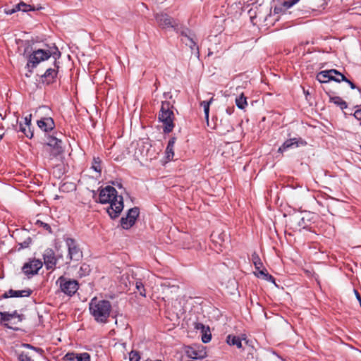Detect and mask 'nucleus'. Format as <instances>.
I'll use <instances>...</instances> for the list:
<instances>
[{
	"label": "nucleus",
	"mask_w": 361,
	"mask_h": 361,
	"mask_svg": "<svg viewBox=\"0 0 361 361\" xmlns=\"http://www.w3.org/2000/svg\"><path fill=\"white\" fill-rule=\"evenodd\" d=\"M185 324L188 329H192L200 331L202 343H208L211 341L212 333L209 326L198 322L196 316L194 315L193 318L190 317L185 320Z\"/></svg>",
	"instance_id": "nucleus-5"
},
{
	"label": "nucleus",
	"mask_w": 361,
	"mask_h": 361,
	"mask_svg": "<svg viewBox=\"0 0 361 361\" xmlns=\"http://www.w3.org/2000/svg\"><path fill=\"white\" fill-rule=\"evenodd\" d=\"M51 56L54 60H57L61 57V52L56 47L51 49H39L35 50L28 56L27 67L28 68H34L40 62L47 60Z\"/></svg>",
	"instance_id": "nucleus-3"
},
{
	"label": "nucleus",
	"mask_w": 361,
	"mask_h": 361,
	"mask_svg": "<svg viewBox=\"0 0 361 361\" xmlns=\"http://www.w3.org/2000/svg\"><path fill=\"white\" fill-rule=\"evenodd\" d=\"M155 18L158 25L162 28L173 27L174 20L166 13H157Z\"/></svg>",
	"instance_id": "nucleus-16"
},
{
	"label": "nucleus",
	"mask_w": 361,
	"mask_h": 361,
	"mask_svg": "<svg viewBox=\"0 0 361 361\" xmlns=\"http://www.w3.org/2000/svg\"><path fill=\"white\" fill-rule=\"evenodd\" d=\"M1 324L6 327L11 329H18L17 325L22 321V316L16 312L9 314L7 312H0Z\"/></svg>",
	"instance_id": "nucleus-10"
},
{
	"label": "nucleus",
	"mask_w": 361,
	"mask_h": 361,
	"mask_svg": "<svg viewBox=\"0 0 361 361\" xmlns=\"http://www.w3.org/2000/svg\"><path fill=\"white\" fill-rule=\"evenodd\" d=\"M335 78H340V75H334Z\"/></svg>",
	"instance_id": "nucleus-59"
},
{
	"label": "nucleus",
	"mask_w": 361,
	"mask_h": 361,
	"mask_svg": "<svg viewBox=\"0 0 361 361\" xmlns=\"http://www.w3.org/2000/svg\"><path fill=\"white\" fill-rule=\"evenodd\" d=\"M18 8L20 9V11H23V12H27V11H35V8L33 6H32L30 4H27L23 1L20 2L18 4Z\"/></svg>",
	"instance_id": "nucleus-33"
},
{
	"label": "nucleus",
	"mask_w": 361,
	"mask_h": 361,
	"mask_svg": "<svg viewBox=\"0 0 361 361\" xmlns=\"http://www.w3.org/2000/svg\"><path fill=\"white\" fill-rule=\"evenodd\" d=\"M211 240L215 244L221 245L223 242L225 240V238L226 235L224 232L214 231L211 234Z\"/></svg>",
	"instance_id": "nucleus-24"
},
{
	"label": "nucleus",
	"mask_w": 361,
	"mask_h": 361,
	"mask_svg": "<svg viewBox=\"0 0 361 361\" xmlns=\"http://www.w3.org/2000/svg\"><path fill=\"white\" fill-rule=\"evenodd\" d=\"M173 113L170 109L169 102H162L161 109L159 113V120L164 124V130L165 133H170L173 128Z\"/></svg>",
	"instance_id": "nucleus-6"
},
{
	"label": "nucleus",
	"mask_w": 361,
	"mask_h": 361,
	"mask_svg": "<svg viewBox=\"0 0 361 361\" xmlns=\"http://www.w3.org/2000/svg\"><path fill=\"white\" fill-rule=\"evenodd\" d=\"M354 292H355V294L356 298H357V300L359 301L360 305V306H361V296H360V293L357 292V290H354Z\"/></svg>",
	"instance_id": "nucleus-46"
},
{
	"label": "nucleus",
	"mask_w": 361,
	"mask_h": 361,
	"mask_svg": "<svg viewBox=\"0 0 361 361\" xmlns=\"http://www.w3.org/2000/svg\"><path fill=\"white\" fill-rule=\"evenodd\" d=\"M204 112L205 118H206L207 121H208V119H209V115H210V114H209V103H207V106L204 107Z\"/></svg>",
	"instance_id": "nucleus-43"
},
{
	"label": "nucleus",
	"mask_w": 361,
	"mask_h": 361,
	"mask_svg": "<svg viewBox=\"0 0 361 361\" xmlns=\"http://www.w3.org/2000/svg\"><path fill=\"white\" fill-rule=\"evenodd\" d=\"M32 293V290L30 288L21 290H9L4 294V298H11V297H29Z\"/></svg>",
	"instance_id": "nucleus-19"
},
{
	"label": "nucleus",
	"mask_w": 361,
	"mask_h": 361,
	"mask_svg": "<svg viewBox=\"0 0 361 361\" xmlns=\"http://www.w3.org/2000/svg\"><path fill=\"white\" fill-rule=\"evenodd\" d=\"M174 143H175L174 138L170 140L168 143V145H167V147L166 149L168 158L170 157L171 154V157H173V156L174 154V152H173Z\"/></svg>",
	"instance_id": "nucleus-32"
},
{
	"label": "nucleus",
	"mask_w": 361,
	"mask_h": 361,
	"mask_svg": "<svg viewBox=\"0 0 361 361\" xmlns=\"http://www.w3.org/2000/svg\"><path fill=\"white\" fill-rule=\"evenodd\" d=\"M317 80L321 83H327L331 80L339 82V79L334 75H330L326 71H322L317 75Z\"/></svg>",
	"instance_id": "nucleus-22"
},
{
	"label": "nucleus",
	"mask_w": 361,
	"mask_h": 361,
	"mask_svg": "<svg viewBox=\"0 0 361 361\" xmlns=\"http://www.w3.org/2000/svg\"><path fill=\"white\" fill-rule=\"evenodd\" d=\"M233 130H234L233 127L230 123H228L226 125V128L224 129V133L233 131Z\"/></svg>",
	"instance_id": "nucleus-45"
},
{
	"label": "nucleus",
	"mask_w": 361,
	"mask_h": 361,
	"mask_svg": "<svg viewBox=\"0 0 361 361\" xmlns=\"http://www.w3.org/2000/svg\"><path fill=\"white\" fill-rule=\"evenodd\" d=\"M31 118H32L31 114H30L29 116H27L25 118V125H26L27 126V128H29V127H30Z\"/></svg>",
	"instance_id": "nucleus-44"
},
{
	"label": "nucleus",
	"mask_w": 361,
	"mask_h": 361,
	"mask_svg": "<svg viewBox=\"0 0 361 361\" xmlns=\"http://www.w3.org/2000/svg\"><path fill=\"white\" fill-rule=\"evenodd\" d=\"M129 357L130 361H140V356L137 351H131L130 353Z\"/></svg>",
	"instance_id": "nucleus-38"
},
{
	"label": "nucleus",
	"mask_w": 361,
	"mask_h": 361,
	"mask_svg": "<svg viewBox=\"0 0 361 361\" xmlns=\"http://www.w3.org/2000/svg\"><path fill=\"white\" fill-rule=\"evenodd\" d=\"M37 126L42 130L49 132L54 128L55 124L51 117H45L37 121Z\"/></svg>",
	"instance_id": "nucleus-17"
},
{
	"label": "nucleus",
	"mask_w": 361,
	"mask_h": 361,
	"mask_svg": "<svg viewBox=\"0 0 361 361\" xmlns=\"http://www.w3.org/2000/svg\"><path fill=\"white\" fill-rule=\"evenodd\" d=\"M255 275L258 278H262L267 281H269V282H271V283L276 284L274 277L273 276H271V274H269L267 272L266 269H262L259 270L258 272L255 274Z\"/></svg>",
	"instance_id": "nucleus-25"
},
{
	"label": "nucleus",
	"mask_w": 361,
	"mask_h": 361,
	"mask_svg": "<svg viewBox=\"0 0 361 361\" xmlns=\"http://www.w3.org/2000/svg\"><path fill=\"white\" fill-rule=\"evenodd\" d=\"M5 12H6V14H8V15H11V14L16 13L15 12V9H13V8H11V9H6Z\"/></svg>",
	"instance_id": "nucleus-49"
},
{
	"label": "nucleus",
	"mask_w": 361,
	"mask_h": 361,
	"mask_svg": "<svg viewBox=\"0 0 361 361\" xmlns=\"http://www.w3.org/2000/svg\"><path fill=\"white\" fill-rule=\"evenodd\" d=\"M338 79H339V82H341L342 81L347 82L350 85L351 89L354 90V89L357 88L356 85L352 81L348 80L345 76H342V78H338Z\"/></svg>",
	"instance_id": "nucleus-40"
},
{
	"label": "nucleus",
	"mask_w": 361,
	"mask_h": 361,
	"mask_svg": "<svg viewBox=\"0 0 361 361\" xmlns=\"http://www.w3.org/2000/svg\"><path fill=\"white\" fill-rule=\"evenodd\" d=\"M140 210L137 207H133L128 210L127 216L122 217L121 219V224L124 229H128L132 227L138 217Z\"/></svg>",
	"instance_id": "nucleus-12"
},
{
	"label": "nucleus",
	"mask_w": 361,
	"mask_h": 361,
	"mask_svg": "<svg viewBox=\"0 0 361 361\" xmlns=\"http://www.w3.org/2000/svg\"><path fill=\"white\" fill-rule=\"evenodd\" d=\"M226 341L228 345H235L239 349L243 347L241 339L237 336L229 334L226 336Z\"/></svg>",
	"instance_id": "nucleus-23"
},
{
	"label": "nucleus",
	"mask_w": 361,
	"mask_h": 361,
	"mask_svg": "<svg viewBox=\"0 0 361 361\" xmlns=\"http://www.w3.org/2000/svg\"><path fill=\"white\" fill-rule=\"evenodd\" d=\"M62 143L61 139L49 136L46 145L44 146V150L49 153L50 158L56 157L63 152Z\"/></svg>",
	"instance_id": "nucleus-7"
},
{
	"label": "nucleus",
	"mask_w": 361,
	"mask_h": 361,
	"mask_svg": "<svg viewBox=\"0 0 361 361\" xmlns=\"http://www.w3.org/2000/svg\"><path fill=\"white\" fill-rule=\"evenodd\" d=\"M181 326H182V329H184V328H185V326H184V324H183V323H182Z\"/></svg>",
	"instance_id": "nucleus-55"
},
{
	"label": "nucleus",
	"mask_w": 361,
	"mask_h": 361,
	"mask_svg": "<svg viewBox=\"0 0 361 361\" xmlns=\"http://www.w3.org/2000/svg\"><path fill=\"white\" fill-rule=\"evenodd\" d=\"M20 131L23 133L27 137H32L33 136V133L30 130V127L27 128V126L26 125H23L22 123L20 124Z\"/></svg>",
	"instance_id": "nucleus-31"
},
{
	"label": "nucleus",
	"mask_w": 361,
	"mask_h": 361,
	"mask_svg": "<svg viewBox=\"0 0 361 361\" xmlns=\"http://www.w3.org/2000/svg\"><path fill=\"white\" fill-rule=\"evenodd\" d=\"M25 347H27V348H32V349L35 350V348H32L30 344H25Z\"/></svg>",
	"instance_id": "nucleus-51"
},
{
	"label": "nucleus",
	"mask_w": 361,
	"mask_h": 361,
	"mask_svg": "<svg viewBox=\"0 0 361 361\" xmlns=\"http://www.w3.org/2000/svg\"><path fill=\"white\" fill-rule=\"evenodd\" d=\"M182 43L185 44L184 47H182V52L184 57L190 59L194 56L199 59V47L197 44L195 35L190 33V32H189V34H187L182 30Z\"/></svg>",
	"instance_id": "nucleus-4"
},
{
	"label": "nucleus",
	"mask_w": 361,
	"mask_h": 361,
	"mask_svg": "<svg viewBox=\"0 0 361 361\" xmlns=\"http://www.w3.org/2000/svg\"><path fill=\"white\" fill-rule=\"evenodd\" d=\"M19 361H33L27 353L22 352L18 357Z\"/></svg>",
	"instance_id": "nucleus-39"
},
{
	"label": "nucleus",
	"mask_w": 361,
	"mask_h": 361,
	"mask_svg": "<svg viewBox=\"0 0 361 361\" xmlns=\"http://www.w3.org/2000/svg\"><path fill=\"white\" fill-rule=\"evenodd\" d=\"M111 308V304L109 300H99L96 297L93 298L89 303L90 314L99 324L108 322Z\"/></svg>",
	"instance_id": "nucleus-2"
},
{
	"label": "nucleus",
	"mask_w": 361,
	"mask_h": 361,
	"mask_svg": "<svg viewBox=\"0 0 361 361\" xmlns=\"http://www.w3.org/2000/svg\"><path fill=\"white\" fill-rule=\"evenodd\" d=\"M327 72H329V74H330V75H340V78H342V76H345L343 74H342L341 73H340L338 70L336 69H330V70H326Z\"/></svg>",
	"instance_id": "nucleus-42"
},
{
	"label": "nucleus",
	"mask_w": 361,
	"mask_h": 361,
	"mask_svg": "<svg viewBox=\"0 0 361 361\" xmlns=\"http://www.w3.org/2000/svg\"><path fill=\"white\" fill-rule=\"evenodd\" d=\"M36 224L39 225V226L43 227L44 229L48 231L49 233H51V226L48 224L44 223V222H42V221H41L39 220H37V222H36Z\"/></svg>",
	"instance_id": "nucleus-41"
},
{
	"label": "nucleus",
	"mask_w": 361,
	"mask_h": 361,
	"mask_svg": "<svg viewBox=\"0 0 361 361\" xmlns=\"http://www.w3.org/2000/svg\"><path fill=\"white\" fill-rule=\"evenodd\" d=\"M283 8L279 6H275L274 8V13H279L282 11Z\"/></svg>",
	"instance_id": "nucleus-48"
},
{
	"label": "nucleus",
	"mask_w": 361,
	"mask_h": 361,
	"mask_svg": "<svg viewBox=\"0 0 361 361\" xmlns=\"http://www.w3.org/2000/svg\"><path fill=\"white\" fill-rule=\"evenodd\" d=\"M44 262L47 269H53L56 262L54 253L51 250H47L44 254Z\"/></svg>",
	"instance_id": "nucleus-18"
},
{
	"label": "nucleus",
	"mask_w": 361,
	"mask_h": 361,
	"mask_svg": "<svg viewBox=\"0 0 361 361\" xmlns=\"http://www.w3.org/2000/svg\"><path fill=\"white\" fill-rule=\"evenodd\" d=\"M251 261L253 263V264L255 265V269L257 271L260 270L261 267H263V263H262L259 255L256 252H254L252 254Z\"/></svg>",
	"instance_id": "nucleus-26"
},
{
	"label": "nucleus",
	"mask_w": 361,
	"mask_h": 361,
	"mask_svg": "<svg viewBox=\"0 0 361 361\" xmlns=\"http://www.w3.org/2000/svg\"><path fill=\"white\" fill-rule=\"evenodd\" d=\"M307 145V142L301 137L290 138L286 140L283 145L279 148V152H284L289 149L298 147L300 146H305Z\"/></svg>",
	"instance_id": "nucleus-13"
},
{
	"label": "nucleus",
	"mask_w": 361,
	"mask_h": 361,
	"mask_svg": "<svg viewBox=\"0 0 361 361\" xmlns=\"http://www.w3.org/2000/svg\"><path fill=\"white\" fill-rule=\"evenodd\" d=\"M300 0H287L283 2L281 6L284 8L285 10H287L296 4Z\"/></svg>",
	"instance_id": "nucleus-35"
},
{
	"label": "nucleus",
	"mask_w": 361,
	"mask_h": 361,
	"mask_svg": "<svg viewBox=\"0 0 361 361\" xmlns=\"http://www.w3.org/2000/svg\"><path fill=\"white\" fill-rule=\"evenodd\" d=\"M135 287L137 291L139 292L140 295L145 297L146 296V291L144 287V285L141 281H136L135 283Z\"/></svg>",
	"instance_id": "nucleus-34"
},
{
	"label": "nucleus",
	"mask_w": 361,
	"mask_h": 361,
	"mask_svg": "<svg viewBox=\"0 0 361 361\" xmlns=\"http://www.w3.org/2000/svg\"><path fill=\"white\" fill-rule=\"evenodd\" d=\"M185 353L192 360H201L207 356L206 347L201 344H193L185 347Z\"/></svg>",
	"instance_id": "nucleus-9"
},
{
	"label": "nucleus",
	"mask_w": 361,
	"mask_h": 361,
	"mask_svg": "<svg viewBox=\"0 0 361 361\" xmlns=\"http://www.w3.org/2000/svg\"><path fill=\"white\" fill-rule=\"evenodd\" d=\"M56 283L59 284L61 291L68 296L73 295L79 287L76 280L68 279L63 276L58 279Z\"/></svg>",
	"instance_id": "nucleus-8"
},
{
	"label": "nucleus",
	"mask_w": 361,
	"mask_h": 361,
	"mask_svg": "<svg viewBox=\"0 0 361 361\" xmlns=\"http://www.w3.org/2000/svg\"><path fill=\"white\" fill-rule=\"evenodd\" d=\"M226 112H227V114H231V113H232V111H231V109H230V108H228V109H226Z\"/></svg>",
	"instance_id": "nucleus-52"
},
{
	"label": "nucleus",
	"mask_w": 361,
	"mask_h": 361,
	"mask_svg": "<svg viewBox=\"0 0 361 361\" xmlns=\"http://www.w3.org/2000/svg\"><path fill=\"white\" fill-rule=\"evenodd\" d=\"M66 244L68 247L69 259L79 261L82 257V253L75 240L73 238H67Z\"/></svg>",
	"instance_id": "nucleus-11"
},
{
	"label": "nucleus",
	"mask_w": 361,
	"mask_h": 361,
	"mask_svg": "<svg viewBox=\"0 0 361 361\" xmlns=\"http://www.w3.org/2000/svg\"><path fill=\"white\" fill-rule=\"evenodd\" d=\"M28 48L29 47H27V49H25V53L24 54H25L27 51Z\"/></svg>",
	"instance_id": "nucleus-56"
},
{
	"label": "nucleus",
	"mask_w": 361,
	"mask_h": 361,
	"mask_svg": "<svg viewBox=\"0 0 361 361\" xmlns=\"http://www.w3.org/2000/svg\"><path fill=\"white\" fill-rule=\"evenodd\" d=\"M326 94L329 97V102L334 103L336 106L339 107L342 111L348 109V104L345 101H344L341 97L338 96H332L330 94V92L325 91Z\"/></svg>",
	"instance_id": "nucleus-21"
},
{
	"label": "nucleus",
	"mask_w": 361,
	"mask_h": 361,
	"mask_svg": "<svg viewBox=\"0 0 361 361\" xmlns=\"http://www.w3.org/2000/svg\"><path fill=\"white\" fill-rule=\"evenodd\" d=\"M13 9H15V12L20 11V8H18V4H16Z\"/></svg>",
	"instance_id": "nucleus-50"
},
{
	"label": "nucleus",
	"mask_w": 361,
	"mask_h": 361,
	"mask_svg": "<svg viewBox=\"0 0 361 361\" xmlns=\"http://www.w3.org/2000/svg\"><path fill=\"white\" fill-rule=\"evenodd\" d=\"M211 115H212V119H213V118H214V114H211Z\"/></svg>",
	"instance_id": "nucleus-60"
},
{
	"label": "nucleus",
	"mask_w": 361,
	"mask_h": 361,
	"mask_svg": "<svg viewBox=\"0 0 361 361\" xmlns=\"http://www.w3.org/2000/svg\"><path fill=\"white\" fill-rule=\"evenodd\" d=\"M183 239L184 240L182 244V248L183 249H197L200 246V243L193 240L192 236L187 233H185L184 235H182V240Z\"/></svg>",
	"instance_id": "nucleus-20"
},
{
	"label": "nucleus",
	"mask_w": 361,
	"mask_h": 361,
	"mask_svg": "<svg viewBox=\"0 0 361 361\" xmlns=\"http://www.w3.org/2000/svg\"><path fill=\"white\" fill-rule=\"evenodd\" d=\"M215 126H216L215 123H213L212 126V128H214Z\"/></svg>",
	"instance_id": "nucleus-57"
},
{
	"label": "nucleus",
	"mask_w": 361,
	"mask_h": 361,
	"mask_svg": "<svg viewBox=\"0 0 361 361\" xmlns=\"http://www.w3.org/2000/svg\"><path fill=\"white\" fill-rule=\"evenodd\" d=\"M235 104L240 109H244L247 105V98L242 94L240 96L236 97Z\"/></svg>",
	"instance_id": "nucleus-27"
},
{
	"label": "nucleus",
	"mask_w": 361,
	"mask_h": 361,
	"mask_svg": "<svg viewBox=\"0 0 361 361\" xmlns=\"http://www.w3.org/2000/svg\"><path fill=\"white\" fill-rule=\"evenodd\" d=\"M2 137H3L2 135H0V141L1 140Z\"/></svg>",
	"instance_id": "nucleus-58"
},
{
	"label": "nucleus",
	"mask_w": 361,
	"mask_h": 361,
	"mask_svg": "<svg viewBox=\"0 0 361 361\" xmlns=\"http://www.w3.org/2000/svg\"><path fill=\"white\" fill-rule=\"evenodd\" d=\"M212 98L209 100V101H203L201 102V106L204 107L207 106V103H209V106L210 105V104L212 103Z\"/></svg>",
	"instance_id": "nucleus-47"
},
{
	"label": "nucleus",
	"mask_w": 361,
	"mask_h": 361,
	"mask_svg": "<svg viewBox=\"0 0 361 361\" xmlns=\"http://www.w3.org/2000/svg\"><path fill=\"white\" fill-rule=\"evenodd\" d=\"M59 62L57 60H54V68H48L44 74L42 75V82L47 84H51L54 82V80L58 74V69L59 68Z\"/></svg>",
	"instance_id": "nucleus-15"
},
{
	"label": "nucleus",
	"mask_w": 361,
	"mask_h": 361,
	"mask_svg": "<svg viewBox=\"0 0 361 361\" xmlns=\"http://www.w3.org/2000/svg\"><path fill=\"white\" fill-rule=\"evenodd\" d=\"M212 54H213V52H212V51H211V50H210V49H209V52H208L207 56H212Z\"/></svg>",
	"instance_id": "nucleus-53"
},
{
	"label": "nucleus",
	"mask_w": 361,
	"mask_h": 361,
	"mask_svg": "<svg viewBox=\"0 0 361 361\" xmlns=\"http://www.w3.org/2000/svg\"><path fill=\"white\" fill-rule=\"evenodd\" d=\"M78 357V353H68L63 357V360L66 361H75Z\"/></svg>",
	"instance_id": "nucleus-37"
},
{
	"label": "nucleus",
	"mask_w": 361,
	"mask_h": 361,
	"mask_svg": "<svg viewBox=\"0 0 361 361\" xmlns=\"http://www.w3.org/2000/svg\"><path fill=\"white\" fill-rule=\"evenodd\" d=\"M99 202L101 204H110L106 212L111 219L118 217L123 209V197L118 196L116 190L112 186H106L100 190Z\"/></svg>",
	"instance_id": "nucleus-1"
},
{
	"label": "nucleus",
	"mask_w": 361,
	"mask_h": 361,
	"mask_svg": "<svg viewBox=\"0 0 361 361\" xmlns=\"http://www.w3.org/2000/svg\"><path fill=\"white\" fill-rule=\"evenodd\" d=\"M76 361H90V355L87 353H78Z\"/></svg>",
	"instance_id": "nucleus-36"
},
{
	"label": "nucleus",
	"mask_w": 361,
	"mask_h": 361,
	"mask_svg": "<svg viewBox=\"0 0 361 361\" xmlns=\"http://www.w3.org/2000/svg\"><path fill=\"white\" fill-rule=\"evenodd\" d=\"M42 267V262L39 259H32L25 263L22 269L27 276H33L37 274L38 271Z\"/></svg>",
	"instance_id": "nucleus-14"
},
{
	"label": "nucleus",
	"mask_w": 361,
	"mask_h": 361,
	"mask_svg": "<svg viewBox=\"0 0 361 361\" xmlns=\"http://www.w3.org/2000/svg\"><path fill=\"white\" fill-rule=\"evenodd\" d=\"M354 108L356 109V110L353 113V112L347 113L345 111H343L344 115L345 116H346V115L353 116H354V118L355 119L361 121V108H360V106L357 105L355 106Z\"/></svg>",
	"instance_id": "nucleus-28"
},
{
	"label": "nucleus",
	"mask_w": 361,
	"mask_h": 361,
	"mask_svg": "<svg viewBox=\"0 0 361 361\" xmlns=\"http://www.w3.org/2000/svg\"><path fill=\"white\" fill-rule=\"evenodd\" d=\"M92 169L97 172L99 174L101 173V159L99 157H94L93 162L92 164Z\"/></svg>",
	"instance_id": "nucleus-29"
},
{
	"label": "nucleus",
	"mask_w": 361,
	"mask_h": 361,
	"mask_svg": "<svg viewBox=\"0 0 361 361\" xmlns=\"http://www.w3.org/2000/svg\"><path fill=\"white\" fill-rule=\"evenodd\" d=\"M294 219L295 220H298L297 224L299 227L302 228H306L309 224H308V220H305V217L300 216H295Z\"/></svg>",
	"instance_id": "nucleus-30"
},
{
	"label": "nucleus",
	"mask_w": 361,
	"mask_h": 361,
	"mask_svg": "<svg viewBox=\"0 0 361 361\" xmlns=\"http://www.w3.org/2000/svg\"><path fill=\"white\" fill-rule=\"evenodd\" d=\"M146 361H162L161 360H146Z\"/></svg>",
	"instance_id": "nucleus-54"
}]
</instances>
